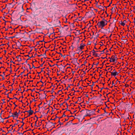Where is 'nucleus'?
<instances>
[{"label": "nucleus", "instance_id": "1", "mask_svg": "<svg viewBox=\"0 0 135 135\" xmlns=\"http://www.w3.org/2000/svg\"><path fill=\"white\" fill-rule=\"evenodd\" d=\"M107 24V21L106 20H103L98 22L97 25L99 28L102 29Z\"/></svg>", "mask_w": 135, "mask_h": 135}, {"label": "nucleus", "instance_id": "2", "mask_svg": "<svg viewBox=\"0 0 135 135\" xmlns=\"http://www.w3.org/2000/svg\"><path fill=\"white\" fill-rule=\"evenodd\" d=\"M33 111L31 110L28 111H26L24 112L25 114L27 115V117L30 116L33 114Z\"/></svg>", "mask_w": 135, "mask_h": 135}, {"label": "nucleus", "instance_id": "3", "mask_svg": "<svg viewBox=\"0 0 135 135\" xmlns=\"http://www.w3.org/2000/svg\"><path fill=\"white\" fill-rule=\"evenodd\" d=\"M116 58L114 56H112L110 59L109 61L110 62H113L115 63L116 62Z\"/></svg>", "mask_w": 135, "mask_h": 135}, {"label": "nucleus", "instance_id": "4", "mask_svg": "<svg viewBox=\"0 0 135 135\" xmlns=\"http://www.w3.org/2000/svg\"><path fill=\"white\" fill-rule=\"evenodd\" d=\"M85 45L83 43H81L79 46L78 47L77 49L81 51L84 49Z\"/></svg>", "mask_w": 135, "mask_h": 135}, {"label": "nucleus", "instance_id": "5", "mask_svg": "<svg viewBox=\"0 0 135 135\" xmlns=\"http://www.w3.org/2000/svg\"><path fill=\"white\" fill-rule=\"evenodd\" d=\"M118 73L116 71L115 69L111 73V75L112 76H114L118 75Z\"/></svg>", "mask_w": 135, "mask_h": 135}, {"label": "nucleus", "instance_id": "6", "mask_svg": "<svg viewBox=\"0 0 135 135\" xmlns=\"http://www.w3.org/2000/svg\"><path fill=\"white\" fill-rule=\"evenodd\" d=\"M127 22L126 20H124L123 21H121L119 22V23L120 25L123 26H124L125 25L126 23Z\"/></svg>", "mask_w": 135, "mask_h": 135}, {"label": "nucleus", "instance_id": "7", "mask_svg": "<svg viewBox=\"0 0 135 135\" xmlns=\"http://www.w3.org/2000/svg\"><path fill=\"white\" fill-rule=\"evenodd\" d=\"M18 116V113L16 112H15L12 113V116L14 117H17Z\"/></svg>", "mask_w": 135, "mask_h": 135}, {"label": "nucleus", "instance_id": "8", "mask_svg": "<svg viewBox=\"0 0 135 135\" xmlns=\"http://www.w3.org/2000/svg\"><path fill=\"white\" fill-rule=\"evenodd\" d=\"M112 69V67H109L108 68V70L109 71V72H110L111 71Z\"/></svg>", "mask_w": 135, "mask_h": 135}, {"label": "nucleus", "instance_id": "9", "mask_svg": "<svg viewBox=\"0 0 135 135\" xmlns=\"http://www.w3.org/2000/svg\"><path fill=\"white\" fill-rule=\"evenodd\" d=\"M106 31H107V33H109L110 32V29L109 28H108V29H107L106 30Z\"/></svg>", "mask_w": 135, "mask_h": 135}, {"label": "nucleus", "instance_id": "10", "mask_svg": "<svg viewBox=\"0 0 135 135\" xmlns=\"http://www.w3.org/2000/svg\"><path fill=\"white\" fill-rule=\"evenodd\" d=\"M134 25H135V21L134 22Z\"/></svg>", "mask_w": 135, "mask_h": 135}]
</instances>
